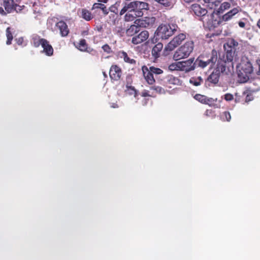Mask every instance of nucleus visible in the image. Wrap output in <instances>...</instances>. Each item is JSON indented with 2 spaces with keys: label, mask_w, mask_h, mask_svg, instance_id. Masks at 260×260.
<instances>
[{
  "label": "nucleus",
  "mask_w": 260,
  "mask_h": 260,
  "mask_svg": "<svg viewBox=\"0 0 260 260\" xmlns=\"http://www.w3.org/2000/svg\"><path fill=\"white\" fill-rule=\"evenodd\" d=\"M238 82L240 83L247 82L253 72V67L249 60L245 57L241 58V62L236 65Z\"/></svg>",
  "instance_id": "f257e3e1"
},
{
  "label": "nucleus",
  "mask_w": 260,
  "mask_h": 260,
  "mask_svg": "<svg viewBox=\"0 0 260 260\" xmlns=\"http://www.w3.org/2000/svg\"><path fill=\"white\" fill-rule=\"evenodd\" d=\"M178 28V26L174 23L161 24L157 28L155 34L159 38L167 39L177 31Z\"/></svg>",
  "instance_id": "f03ea898"
},
{
  "label": "nucleus",
  "mask_w": 260,
  "mask_h": 260,
  "mask_svg": "<svg viewBox=\"0 0 260 260\" xmlns=\"http://www.w3.org/2000/svg\"><path fill=\"white\" fill-rule=\"evenodd\" d=\"M217 52L216 50H213L211 52L206 56L199 57L196 60V65L204 69L208 66L212 68L215 63L217 61Z\"/></svg>",
  "instance_id": "7ed1b4c3"
},
{
  "label": "nucleus",
  "mask_w": 260,
  "mask_h": 260,
  "mask_svg": "<svg viewBox=\"0 0 260 260\" xmlns=\"http://www.w3.org/2000/svg\"><path fill=\"white\" fill-rule=\"evenodd\" d=\"M193 42L188 41L178 48L173 55L175 60H179L188 57L193 49Z\"/></svg>",
  "instance_id": "20e7f679"
},
{
  "label": "nucleus",
  "mask_w": 260,
  "mask_h": 260,
  "mask_svg": "<svg viewBox=\"0 0 260 260\" xmlns=\"http://www.w3.org/2000/svg\"><path fill=\"white\" fill-rule=\"evenodd\" d=\"M225 62L221 60H218L217 67L214 70L211 75L208 77V81L214 84H217L219 81V79L221 73H228L226 71V67H225Z\"/></svg>",
  "instance_id": "39448f33"
},
{
  "label": "nucleus",
  "mask_w": 260,
  "mask_h": 260,
  "mask_svg": "<svg viewBox=\"0 0 260 260\" xmlns=\"http://www.w3.org/2000/svg\"><path fill=\"white\" fill-rule=\"evenodd\" d=\"M186 38V35L181 33L175 37L165 47L166 51H171L179 46Z\"/></svg>",
  "instance_id": "423d86ee"
},
{
  "label": "nucleus",
  "mask_w": 260,
  "mask_h": 260,
  "mask_svg": "<svg viewBox=\"0 0 260 260\" xmlns=\"http://www.w3.org/2000/svg\"><path fill=\"white\" fill-rule=\"evenodd\" d=\"M181 71L188 73L194 70L196 67V62L194 58H190L185 61H180Z\"/></svg>",
  "instance_id": "0eeeda50"
},
{
  "label": "nucleus",
  "mask_w": 260,
  "mask_h": 260,
  "mask_svg": "<svg viewBox=\"0 0 260 260\" xmlns=\"http://www.w3.org/2000/svg\"><path fill=\"white\" fill-rule=\"evenodd\" d=\"M155 21L154 17H144L142 19H138L135 21V23L142 27H150L153 26Z\"/></svg>",
  "instance_id": "6e6552de"
},
{
  "label": "nucleus",
  "mask_w": 260,
  "mask_h": 260,
  "mask_svg": "<svg viewBox=\"0 0 260 260\" xmlns=\"http://www.w3.org/2000/svg\"><path fill=\"white\" fill-rule=\"evenodd\" d=\"M126 12H140L137 10V6L136 1H133L129 3H125L123 4L122 9L119 12L120 16L123 15Z\"/></svg>",
  "instance_id": "1a4fd4ad"
},
{
  "label": "nucleus",
  "mask_w": 260,
  "mask_h": 260,
  "mask_svg": "<svg viewBox=\"0 0 260 260\" xmlns=\"http://www.w3.org/2000/svg\"><path fill=\"white\" fill-rule=\"evenodd\" d=\"M149 37V33L147 30L141 31L139 35L132 38V42L134 44H139L146 41Z\"/></svg>",
  "instance_id": "9d476101"
},
{
  "label": "nucleus",
  "mask_w": 260,
  "mask_h": 260,
  "mask_svg": "<svg viewBox=\"0 0 260 260\" xmlns=\"http://www.w3.org/2000/svg\"><path fill=\"white\" fill-rule=\"evenodd\" d=\"M3 6L7 13H10L14 10L18 12L17 7H20L17 4H14L13 0H3Z\"/></svg>",
  "instance_id": "9b49d317"
},
{
  "label": "nucleus",
  "mask_w": 260,
  "mask_h": 260,
  "mask_svg": "<svg viewBox=\"0 0 260 260\" xmlns=\"http://www.w3.org/2000/svg\"><path fill=\"white\" fill-rule=\"evenodd\" d=\"M121 75V69L117 65L112 66L109 71V76L111 79L117 81L120 78Z\"/></svg>",
  "instance_id": "f8f14e48"
},
{
  "label": "nucleus",
  "mask_w": 260,
  "mask_h": 260,
  "mask_svg": "<svg viewBox=\"0 0 260 260\" xmlns=\"http://www.w3.org/2000/svg\"><path fill=\"white\" fill-rule=\"evenodd\" d=\"M235 51L233 50L231 48L230 50H228L226 52L225 54V59L224 60H222L221 59H219L218 60H221L223 62H225V67H226V63L227 62L231 63L232 68H233L234 63L236 62V57L235 56Z\"/></svg>",
  "instance_id": "ddd939ff"
},
{
  "label": "nucleus",
  "mask_w": 260,
  "mask_h": 260,
  "mask_svg": "<svg viewBox=\"0 0 260 260\" xmlns=\"http://www.w3.org/2000/svg\"><path fill=\"white\" fill-rule=\"evenodd\" d=\"M56 27L59 30L61 37H67L69 32V29L66 23L63 21H60L55 24Z\"/></svg>",
  "instance_id": "4468645a"
},
{
  "label": "nucleus",
  "mask_w": 260,
  "mask_h": 260,
  "mask_svg": "<svg viewBox=\"0 0 260 260\" xmlns=\"http://www.w3.org/2000/svg\"><path fill=\"white\" fill-rule=\"evenodd\" d=\"M143 76L147 82V83L149 84H152L155 82V79L153 77V74L148 70V68L146 66H143L142 68Z\"/></svg>",
  "instance_id": "2eb2a0df"
},
{
  "label": "nucleus",
  "mask_w": 260,
  "mask_h": 260,
  "mask_svg": "<svg viewBox=\"0 0 260 260\" xmlns=\"http://www.w3.org/2000/svg\"><path fill=\"white\" fill-rule=\"evenodd\" d=\"M191 9L194 14L198 16H203L207 13L206 9L201 8L199 5L197 4L192 5Z\"/></svg>",
  "instance_id": "dca6fc26"
},
{
  "label": "nucleus",
  "mask_w": 260,
  "mask_h": 260,
  "mask_svg": "<svg viewBox=\"0 0 260 260\" xmlns=\"http://www.w3.org/2000/svg\"><path fill=\"white\" fill-rule=\"evenodd\" d=\"M42 42V47L43 48V51L48 55H52L53 53V49L51 45L49 44L47 40H43Z\"/></svg>",
  "instance_id": "f3484780"
},
{
  "label": "nucleus",
  "mask_w": 260,
  "mask_h": 260,
  "mask_svg": "<svg viewBox=\"0 0 260 260\" xmlns=\"http://www.w3.org/2000/svg\"><path fill=\"white\" fill-rule=\"evenodd\" d=\"M143 15L142 12H126L124 16V20L126 21H132L137 17L141 16Z\"/></svg>",
  "instance_id": "a211bd4d"
},
{
  "label": "nucleus",
  "mask_w": 260,
  "mask_h": 260,
  "mask_svg": "<svg viewBox=\"0 0 260 260\" xmlns=\"http://www.w3.org/2000/svg\"><path fill=\"white\" fill-rule=\"evenodd\" d=\"M163 48L162 43H159L155 45L152 49V55L155 58L159 56V52L161 51Z\"/></svg>",
  "instance_id": "6ab92c4d"
},
{
  "label": "nucleus",
  "mask_w": 260,
  "mask_h": 260,
  "mask_svg": "<svg viewBox=\"0 0 260 260\" xmlns=\"http://www.w3.org/2000/svg\"><path fill=\"white\" fill-rule=\"evenodd\" d=\"M43 40H46V39L40 38L37 35H34L32 37L31 43L35 47H38L40 45H42V42Z\"/></svg>",
  "instance_id": "aec40b11"
},
{
  "label": "nucleus",
  "mask_w": 260,
  "mask_h": 260,
  "mask_svg": "<svg viewBox=\"0 0 260 260\" xmlns=\"http://www.w3.org/2000/svg\"><path fill=\"white\" fill-rule=\"evenodd\" d=\"M239 12V10L237 8H234L224 14L222 16V19L224 21H228L233 16L237 14Z\"/></svg>",
  "instance_id": "412c9836"
},
{
  "label": "nucleus",
  "mask_w": 260,
  "mask_h": 260,
  "mask_svg": "<svg viewBox=\"0 0 260 260\" xmlns=\"http://www.w3.org/2000/svg\"><path fill=\"white\" fill-rule=\"evenodd\" d=\"M137 24L132 25L127 30L126 34L128 36H133L139 31V27Z\"/></svg>",
  "instance_id": "4be33fe9"
},
{
  "label": "nucleus",
  "mask_w": 260,
  "mask_h": 260,
  "mask_svg": "<svg viewBox=\"0 0 260 260\" xmlns=\"http://www.w3.org/2000/svg\"><path fill=\"white\" fill-rule=\"evenodd\" d=\"M136 3L137 6V10L140 12H142V10L149 9V5L147 3L140 1H136Z\"/></svg>",
  "instance_id": "5701e85b"
},
{
  "label": "nucleus",
  "mask_w": 260,
  "mask_h": 260,
  "mask_svg": "<svg viewBox=\"0 0 260 260\" xmlns=\"http://www.w3.org/2000/svg\"><path fill=\"white\" fill-rule=\"evenodd\" d=\"M76 47L81 51H86L87 49V44L84 39H81L79 43L76 45Z\"/></svg>",
  "instance_id": "b1692460"
},
{
  "label": "nucleus",
  "mask_w": 260,
  "mask_h": 260,
  "mask_svg": "<svg viewBox=\"0 0 260 260\" xmlns=\"http://www.w3.org/2000/svg\"><path fill=\"white\" fill-rule=\"evenodd\" d=\"M168 69L171 71H181V67L180 61L173 62L170 64Z\"/></svg>",
  "instance_id": "393cba45"
},
{
  "label": "nucleus",
  "mask_w": 260,
  "mask_h": 260,
  "mask_svg": "<svg viewBox=\"0 0 260 260\" xmlns=\"http://www.w3.org/2000/svg\"><path fill=\"white\" fill-rule=\"evenodd\" d=\"M189 82L193 85L198 86L203 82V80L201 77H192L190 79Z\"/></svg>",
  "instance_id": "a878e982"
},
{
  "label": "nucleus",
  "mask_w": 260,
  "mask_h": 260,
  "mask_svg": "<svg viewBox=\"0 0 260 260\" xmlns=\"http://www.w3.org/2000/svg\"><path fill=\"white\" fill-rule=\"evenodd\" d=\"M92 9H100L102 10L103 12L105 14H107L109 12L108 9L106 8V7L104 4H103L102 3L94 4L93 5Z\"/></svg>",
  "instance_id": "bb28decb"
},
{
  "label": "nucleus",
  "mask_w": 260,
  "mask_h": 260,
  "mask_svg": "<svg viewBox=\"0 0 260 260\" xmlns=\"http://www.w3.org/2000/svg\"><path fill=\"white\" fill-rule=\"evenodd\" d=\"M120 57L123 58L124 60L128 63L133 64L135 63L136 61L133 59H131L126 52L122 51L119 54Z\"/></svg>",
  "instance_id": "cd10ccee"
},
{
  "label": "nucleus",
  "mask_w": 260,
  "mask_h": 260,
  "mask_svg": "<svg viewBox=\"0 0 260 260\" xmlns=\"http://www.w3.org/2000/svg\"><path fill=\"white\" fill-rule=\"evenodd\" d=\"M81 17L86 21H89L92 18L91 13L85 9L82 10Z\"/></svg>",
  "instance_id": "c85d7f7f"
},
{
  "label": "nucleus",
  "mask_w": 260,
  "mask_h": 260,
  "mask_svg": "<svg viewBox=\"0 0 260 260\" xmlns=\"http://www.w3.org/2000/svg\"><path fill=\"white\" fill-rule=\"evenodd\" d=\"M10 27H8L6 29V36L7 38V41L6 44L7 45H10L11 44L12 40H13V35L11 30Z\"/></svg>",
  "instance_id": "c756f323"
},
{
  "label": "nucleus",
  "mask_w": 260,
  "mask_h": 260,
  "mask_svg": "<svg viewBox=\"0 0 260 260\" xmlns=\"http://www.w3.org/2000/svg\"><path fill=\"white\" fill-rule=\"evenodd\" d=\"M205 3L209 4L208 6L212 8L214 6H216L221 1V0H204Z\"/></svg>",
  "instance_id": "7c9ffc66"
},
{
  "label": "nucleus",
  "mask_w": 260,
  "mask_h": 260,
  "mask_svg": "<svg viewBox=\"0 0 260 260\" xmlns=\"http://www.w3.org/2000/svg\"><path fill=\"white\" fill-rule=\"evenodd\" d=\"M148 70L153 74L159 75L162 73L163 71L159 68H155L154 67H150Z\"/></svg>",
  "instance_id": "2f4dec72"
},
{
  "label": "nucleus",
  "mask_w": 260,
  "mask_h": 260,
  "mask_svg": "<svg viewBox=\"0 0 260 260\" xmlns=\"http://www.w3.org/2000/svg\"><path fill=\"white\" fill-rule=\"evenodd\" d=\"M206 102L205 103V104H208L210 106H213V107H214L215 108H218L219 107V106L217 104H214V102L215 101H217V99H216L215 100H214L212 98H208L207 97H206Z\"/></svg>",
  "instance_id": "473e14b6"
},
{
  "label": "nucleus",
  "mask_w": 260,
  "mask_h": 260,
  "mask_svg": "<svg viewBox=\"0 0 260 260\" xmlns=\"http://www.w3.org/2000/svg\"><path fill=\"white\" fill-rule=\"evenodd\" d=\"M221 118L223 121H229L231 119L230 113L227 111L223 112L221 114Z\"/></svg>",
  "instance_id": "72a5a7b5"
},
{
  "label": "nucleus",
  "mask_w": 260,
  "mask_h": 260,
  "mask_svg": "<svg viewBox=\"0 0 260 260\" xmlns=\"http://www.w3.org/2000/svg\"><path fill=\"white\" fill-rule=\"evenodd\" d=\"M194 99L203 104H205V103L206 102V96L205 95H201L200 94H197L194 96Z\"/></svg>",
  "instance_id": "f704fd0d"
},
{
  "label": "nucleus",
  "mask_w": 260,
  "mask_h": 260,
  "mask_svg": "<svg viewBox=\"0 0 260 260\" xmlns=\"http://www.w3.org/2000/svg\"><path fill=\"white\" fill-rule=\"evenodd\" d=\"M230 6H231V5L229 3L224 2L221 5L219 9L221 11H224L225 10H226V9L230 8Z\"/></svg>",
  "instance_id": "c9c22d12"
},
{
  "label": "nucleus",
  "mask_w": 260,
  "mask_h": 260,
  "mask_svg": "<svg viewBox=\"0 0 260 260\" xmlns=\"http://www.w3.org/2000/svg\"><path fill=\"white\" fill-rule=\"evenodd\" d=\"M151 89L156 91V92L159 93H163L165 92L164 89L160 86H152Z\"/></svg>",
  "instance_id": "e433bc0d"
},
{
  "label": "nucleus",
  "mask_w": 260,
  "mask_h": 260,
  "mask_svg": "<svg viewBox=\"0 0 260 260\" xmlns=\"http://www.w3.org/2000/svg\"><path fill=\"white\" fill-rule=\"evenodd\" d=\"M128 92L130 94L134 95L135 97L136 96L137 93L136 90L134 87H129L127 89Z\"/></svg>",
  "instance_id": "4c0bfd02"
},
{
  "label": "nucleus",
  "mask_w": 260,
  "mask_h": 260,
  "mask_svg": "<svg viewBox=\"0 0 260 260\" xmlns=\"http://www.w3.org/2000/svg\"><path fill=\"white\" fill-rule=\"evenodd\" d=\"M102 49L105 52L107 53H110L112 52L111 47L108 44L103 45L102 46Z\"/></svg>",
  "instance_id": "58836bf2"
},
{
  "label": "nucleus",
  "mask_w": 260,
  "mask_h": 260,
  "mask_svg": "<svg viewBox=\"0 0 260 260\" xmlns=\"http://www.w3.org/2000/svg\"><path fill=\"white\" fill-rule=\"evenodd\" d=\"M169 81L171 83L174 84H178L179 82V80L177 78L174 77H171Z\"/></svg>",
  "instance_id": "ea45409f"
},
{
  "label": "nucleus",
  "mask_w": 260,
  "mask_h": 260,
  "mask_svg": "<svg viewBox=\"0 0 260 260\" xmlns=\"http://www.w3.org/2000/svg\"><path fill=\"white\" fill-rule=\"evenodd\" d=\"M224 96L225 100L226 101H231L234 99L233 95L231 93H226Z\"/></svg>",
  "instance_id": "a19ab883"
},
{
  "label": "nucleus",
  "mask_w": 260,
  "mask_h": 260,
  "mask_svg": "<svg viewBox=\"0 0 260 260\" xmlns=\"http://www.w3.org/2000/svg\"><path fill=\"white\" fill-rule=\"evenodd\" d=\"M110 10H111V12H114L115 13H117V9L114 6H112V7H111Z\"/></svg>",
  "instance_id": "79ce46f5"
},
{
  "label": "nucleus",
  "mask_w": 260,
  "mask_h": 260,
  "mask_svg": "<svg viewBox=\"0 0 260 260\" xmlns=\"http://www.w3.org/2000/svg\"><path fill=\"white\" fill-rule=\"evenodd\" d=\"M256 63L258 67V70L257 73V74L260 75V58L257 60Z\"/></svg>",
  "instance_id": "37998d69"
},
{
  "label": "nucleus",
  "mask_w": 260,
  "mask_h": 260,
  "mask_svg": "<svg viewBox=\"0 0 260 260\" xmlns=\"http://www.w3.org/2000/svg\"><path fill=\"white\" fill-rule=\"evenodd\" d=\"M0 14L2 15H6L7 13L4 10L3 8L0 7Z\"/></svg>",
  "instance_id": "c03bdc74"
},
{
  "label": "nucleus",
  "mask_w": 260,
  "mask_h": 260,
  "mask_svg": "<svg viewBox=\"0 0 260 260\" xmlns=\"http://www.w3.org/2000/svg\"><path fill=\"white\" fill-rule=\"evenodd\" d=\"M238 24L240 27L244 28L245 27V24L244 22L240 21Z\"/></svg>",
  "instance_id": "a18cd8bd"
},
{
  "label": "nucleus",
  "mask_w": 260,
  "mask_h": 260,
  "mask_svg": "<svg viewBox=\"0 0 260 260\" xmlns=\"http://www.w3.org/2000/svg\"><path fill=\"white\" fill-rule=\"evenodd\" d=\"M23 39L22 38H19L17 40V43L18 45H21L22 43Z\"/></svg>",
  "instance_id": "49530a36"
},
{
  "label": "nucleus",
  "mask_w": 260,
  "mask_h": 260,
  "mask_svg": "<svg viewBox=\"0 0 260 260\" xmlns=\"http://www.w3.org/2000/svg\"><path fill=\"white\" fill-rule=\"evenodd\" d=\"M98 1L99 2H100L99 3H106L108 1V0H98Z\"/></svg>",
  "instance_id": "de8ad7c7"
},
{
  "label": "nucleus",
  "mask_w": 260,
  "mask_h": 260,
  "mask_svg": "<svg viewBox=\"0 0 260 260\" xmlns=\"http://www.w3.org/2000/svg\"><path fill=\"white\" fill-rule=\"evenodd\" d=\"M257 26L259 28H260V19L257 21Z\"/></svg>",
  "instance_id": "09e8293b"
},
{
  "label": "nucleus",
  "mask_w": 260,
  "mask_h": 260,
  "mask_svg": "<svg viewBox=\"0 0 260 260\" xmlns=\"http://www.w3.org/2000/svg\"><path fill=\"white\" fill-rule=\"evenodd\" d=\"M143 95L144 96H146L148 95V94H147V93H143Z\"/></svg>",
  "instance_id": "8fccbe9b"
},
{
  "label": "nucleus",
  "mask_w": 260,
  "mask_h": 260,
  "mask_svg": "<svg viewBox=\"0 0 260 260\" xmlns=\"http://www.w3.org/2000/svg\"><path fill=\"white\" fill-rule=\"evenodd\" d=\"M144 102L143 105H144L146 104V100L145 99H144Z\"/></svg>",
  "instance_id": "3c124183"
},
{
  "label": "nucleus",
  "mask_w": 260,
  "mask_h": 260,
  "mask_svg": "<svg viewBox=\"0 0 260 260\" xmlns=\"http://www.w3.org/2000/svg\"><path fill=\"white\" fill-rule=\"evenodd\" d=\"M103 74L105 77H107V75L106 74V73L105 72H103Z\"/></svg>",
  "instance_id": "603ef678"
},
{
  "label": "nucleus",
  "mask_w": 260,
  "mask_h": 260,
  "mask_svg": "<svg viewBox=\"0 0 260 260\" xmlns=\"http://www.w3.org/2000/svg\"><path fill=\"white\" fill-rule=\"evenodd\" d=\"M101 29V28H98V30H99V31H100Z\"/></svg>",
  "instance_id": "864d4df0"
},
{
  "label": "nucleus",
  "mask_w": 260,
  "mask_h": 260,
  "mask_svg": "<svg viewBox=\"0 0 260 260\" xmlns=\"http://www.w3.org/2000/svg\"><path fill=\"white\" fill-rule=\"evenodd\" d=\"M230 1H231V2H233L234 1V0H229Z\"/></svg>",
  "instance_id": "5fc2aeb1"
},
{
  "label": "nucleus",
  "mask_w": 260,
  "mask_h": 260,
  "mask_svg": "<svg viewBox=\"0 0 260 260\" xmlns=\"http://www.w3.org/2000/svg\"><path fill=\"white\" fill-rule=\"evenodd\" d=\"M113 108H116V107H115V106H112Z\"/></svg>",
  "instance_id": "6e6d98bb"
}]
</instances>
